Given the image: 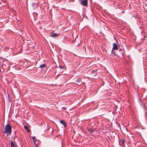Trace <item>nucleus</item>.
Here are the masks:
<instances>
[{
  "instance_id": "3",
  "label": "nucleus",
  "mask_w": 147,
  "mask_h": 147,
  "mask_svg": "<svg viewBox=\"0 0 147 147\" xmlns=\"http://www.w3.org/2000/svg\"><path fill=\"white\" fill-rule=\"evenodd\" d=\"M88 2L87 0H81V4L83 6H87L88 5Z\"/></svg>"
},
{
  "instance_id": "14",
  "label": "nucleus",
  "mask_w": 147,
  "mask_h": 147,
  "mask_svg": "<svg viewBox=\"0 0 147 147\" xmlns=\"http://www.w3.org/2000/svg\"><path fill=\"white\" fill-rule=\"evenodd\" d=\"M111 53H112V55H113L114 56H115L116 55L115 51H111Z\"/></svg>"
},
{
  "instance_id": "2",
  "label": "nucleus",
  "mask_w": 147,
  "mask_h": 147,
  "mask_svg": "<svg viewBox=\"0 0 147 147\" xmlns=\"http://www.w3.org/2000/svg\"><path fill=\"white\" fill-rule=\"evenodd\" d=\"M32 138L34 141V144L36 146L35 147H37L39 145V144L40 143V141L37 140L34 136L32 137Z\"/></svg>"
},
{
  "instance_id": "15",
  "label": "nucleus",
  "mask_w": 147,
  "mask_h": 147,
  "mask_svg": "<svg viewBox=\"0 0 147 147\" xmlns=\"http://www.w3.org/2000/svg\"><path fill=\"white\" fill-rule=\"evenodd\" d=\"M89 131L90 132V134L92 133V132L94 131V130L93 129H89Z\"/></svg>"
},
{
  "instance_id": "4",
  "label": "nucleus",
  "mask_w": 147,
  "mask_h": 147,
  "mask_svg": "<svg viewBox=\"0 0 147 147\" xmlns=\"http://www.w3.org/2000/svg\"><path fill=\"white\" fill-rule=\"evenodd\" d=\"M118 49V48L117 45L115 43H114L113 44V50H117Z\"/></svg>"
},
{
  "instance_id": "8",
  "label": "nucleus",
  "mask_w": 147,
  "mask_h": 147,
  "mask_svg": "<svg viewBox=\"0 0 147 147\" xmlns=\"http://www.w3.org/2000/svg\"><path fill=\"white\" fill-rule=\"evenodd\" d=\"M46 67V65L45 63L40 65L39 68H45Z\"/></svg>"
},
{
  "instance_id": "10",
  "label": "nucleus",
  "mask_w": 147,
  "mask_h": 147,
  "mask_svg": "<svg viewBox=\"0 0 147 147\" xmlns=\"http://www.w3.org/2000/svg\"><path fill=\"white\" fill-rule=\"evenodd\" d=\"M24 128L25 129H26V130L27 132H30V131L29 130V129H28V127L27 126H24Z\"/></svg>"
},
{
  "instance_id": "11",
  "label": "nucleus",
  "mask_w": 147,
  "mask_h": 147,
  "mask_svg": "<svg viewBox=\"0 0 147 147\" xmlns=\"http://www.w3.org/2000/svg\"><path fill=\"white\" fill-rule=\"evenodd\" d=\"M11 147H16V145L14 144L13 142L12 141H11Z\"/></svg>"
},
{
  "instance_id": "9",
  "label": "nucleus",
  "mask_w": 147,
  "mask_h": 147,
  "mask_svg": "<svg viewBox=\"0 0 147 147\" xmlns=\"http://www.w3.org/2000/svg\"><path fill=\"white\" fill-rule=\"evenodd\" d=\"M122 144L121 145L123 147H124L125 146V140L124 139H122Z\"/></svg>"
},
{
  "instance_id": "12",
  "label": "nucleus",
  "mask_w": 147,
  "mask_h": 147,
  "mask_svg": "<svg viewBox=\"0 0 147 147\" xmlns=\"http://www.w3.org/2000/svg\"><path fill=\"white\" fill-rule=\"evenodd\" d=\"M81 81V79L80 78H79L77 79L76 82L77 83H79Z\"/></svg>"
},
{
  "instance_id": "13",
  "label": "nucleus",
  "mask_w": 147,
  "mask_h": 147,
  "mask_svg": "<svg viewBox=\"0 0 147 147\" xmlns=\"http://www.w3.org/2000/svg\"><path fill=\"white\" fill-rule=\"evenodd\" d=\"M119 51H122V53H121V55L122 56H123V54L124 53V50H122V49H119Z\"/></svg>"
},
{
  "instance_id": "17",
  "label": "nucleus",
  "mask_w": 147,
  "mask_h": 147,
  "mask_svg": "<svg viewBox=\"0 0 147 147\" xmlns=\"http://www.w3.org/2000/svg\"><path fill=\"white\" fill-rule=\"evenodd\" d=\"M63 110H65L66 109V108H64V107H63Z\"/></svg>"
},
{
  "instance_id": "7",
  "label": "nucleus",
  "mask_w": 147,
  "mask_h": 147,
  "mask_svg": "<svg viewBox=\"0 0 147 147\" xmlns=\"http://www.w3.org/2000/svg\"><path fill=\"white\" fill-rule=\"evenodd\" d=\"M58 36V35L57 33H54L53 34H52L51 35H50V36L53 37L54 38H55L57 37Z\"/></svg>"
},
{
  "instance_id": "6",
  "label": "nucleus",
  "mask_w": 147,
  "mask_h": 147,
  "mask_svg": "<svg viewBox=\"0 0 147 147\" xmlns=\"http://www.w3.org/2000/svg\"><path fill=\"white\" fill-rule=\"evenodd\" d=\"M97 70H92V71L91 74L93 75V76H94L95 75H96L97 74Z\"/></svg>"
},
{
  "instance_id": "16",
  "label": "nucleus",
  "mask_w": 147,
  "mask_h": 147,
  "mask_svg": "<svg viewBox=\"0 0 147 147\" xmlns=\"http://www.w3.org/2000/svg\"><path fill=\"white\" fill-rule=\"evenodd\" d=\"M59 67L61 68H63V67L62 66H60V65H59Z\"/></svg>"
},
{
  "instance_id": "1",
  "label": "nucleus",
  "mask_w": 147,
  "mask_h": 147,
  "mask_svg": "<svg viewBox=\"0 0 147 147\" xmlns=\"http://www.w3.org/2000/svg\"><path fill=\"white\" fill-rule=\"evenodd\" d=\"M11 132V127L10 124H7L5 127L3 132L4 134H7V136L10 135Z\"/></svg>"
},
{
  "instance_id": "5",
  "label": "nucleus",
  "mask_w": 147,
  "mask_h": 147,
  "mask_svg": "<svg viewBox=\"0 0 147 147\" xmlns=\"http://www.w3.org/2000/svg\"><path fill=\"white\" fill-rule=\"evenodd\" d=\"M60 123L63 125L64 127H65L66 126V124L65 122L63 120H61L60 121Z\"/></svg>"
}]
</instances>
